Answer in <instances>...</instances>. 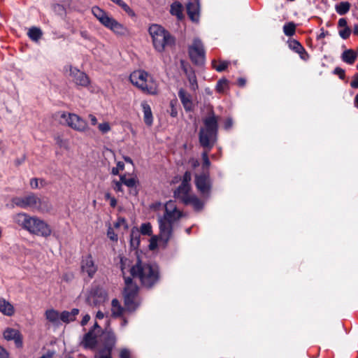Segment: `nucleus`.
Returning <instances> with one entry per match:
<instances>
[{
    "label": "nucleus",
    "instance_id": "f257e3e1",
    "mask_svg": "<svg viewBox=\"0 0 358 358\" xmlns=\"http://www.w3.org/2000/svg\"><path fill=\"white\" fill-rule=\"evenodd\" d=\"M120 268L124 276L125 288L124 299L125 308L128 311H134L138 306L137 299L138 287L132 282L130 274L133 278H138L141 284L150 287L157 283L159 279L158 266L155 264L143 262L138 257L133 262L130 259L121 257Z\"/></svg>",
    "mask_w": 358,
    "mask_h": 358
},
{
    "label": "nucleus",
    "instance_id": "f03ea898",
    "mask_svg": "<svg viewBox=\"0 0 358 358\" xmlns=\"http://www.w3.org/2000/svg\"><path fill=\"white\" fill-rule=\"evenodd\" d=\"M164 215L158 217L159 234L150 238L149 248L153 250L157 248L158 242L165 247L171 237L174 224L182 217V213L177 208L175 201H169L164 205Z\"/></svg>",
    "mask_w": 358,
    "mask_h": 358
},
{
    "label": "nucleus",
    "instance_id": "7ed1b4c3",
    "mask_svg": "<svg viewBox=\"0 0 358 358\" xmlns=\"http://www.w3.org/2000/svg\"><path fill=\"white\" fill-rule=\"evenodd\" d=\"M217 117L213 112H210L203 120L204 127L201 128L199 132V142L204 148L207 149L202 153L203 165L206 168L210 165L208 152L217 140Z\"/></svg>",
    "mask_w": 358,
    "mask_h": 358
},
{
    "label": "nucleus",
    "instance_id": "20e7f679",
    "mask_svg": "<svg viewBox=\"0 0 358 358\" xmlns=\"http://www.w3.org/2000/svg\"><path fill=\"white\" fill-rule=\"evenodd\" d=\"M13 220L18 227L31 234L44 238L52 234L50 226L37 216H31L26 213H19L13 215Z\"/></svg>",
    "mask_w": 358,
    "mask_h": 358
},
{
    "label": "nucleus",
    "instance_id": "39448f33",
    "mask_svg": "<svg viewBox=\"0 0 358 358\" xmlns=\"http://www.w3.org/2000/svg\"><path fill=\"white\" fill-rule=\"evenodd\" d=\"M92 13L103 26L110 29L115 34L120 36L129 35V29L124 24L117 22L99 6H93Z\"/></svg>",
    "mask_w": 358,
    "mask_h": 358
},
{
    "label": "nucleus",
    "instance_id": "423d86ee",
    "mask_svg": "<svg viewBox=\"0 0 358 358\" xmlns=\"http://www.w3.org/2000/svg\"><path fill=\"white\" fill-rule=\"evenodd\" d=\"M155 49L162 52L166 47L172 46L175 43L174 37L163 27L153 24L148 29Z\"/></svg>",
    "mask_w": 358,
    "mask_h": 358
},
{
    "label": "nucleus",
    "instance_id": "0eeeda50",
    "mask_svg": "<svg viewBox=\"0 0 358 358\" xmlns=\"http://www.w3.org/2000/svg\"><path fill=\"white\" fill-rule=\"evenodd\" d=\"M129 80L131 83L143 92L149 94H156L158 85L154 78L143 70H137L132 72Z\"/></svg>",
    "mask_w": 358,
    "mask_h": 358
},
{
    "label": "nucleus",
    "instance_id": "6e6552de",
    "mask_svg": "<svg viewBox=\"0 0 358 358\" xmlns=\"http://www.w3.org/2000/svg\"><path fill=\"white\" fill-rule=\"evenodd\" d=\"M12 203L14 206L23 209H31L43 212L47 210L45 201L36 194L30 193L23 196L13 198Z\"/></svg>",
    "mask_w": 358,
    "mask_h": 358
},
{
    "label": "nucleus",
    "instance_id": "1a4fd4ad",
    "mask_svg": "<svg viewBox=\"0 0 358 358\" xmlns=\"http://www.w3.org/2000/svg\"><path fill=\"white\" fill-rule=\"evenodd\" d=\"M190 190V186L180 185L174 192V196L185 204L192 205L196 210H199L202 208L203 203L195 195L191 194Z\"/></svg>",
    "mask_w": 358,
    "mask_h": 358
},
{
    "label": "nucleus",
    "instance_id": "9d476101",
    "mask_svg": "<svg viewBox=\"0 0 358 358\" xmlns=\"http://www.w3.org/2000/svg\"><path fill=\"white\" fill-rule=\"evenodd\" d=\"M60 117L62 121L77 131L85 132L88 129L87 122L75 113H63Z\"/></svg>",
    "mask_w": 358,
    "mask_h": 358
},
{
    "label": "nucleus",
    "instance_id": "9b49d317",
    "mask_svg": "<svg viewBox=\"0 0 358 358\" xmlns=\"http://www.w3.org/2000/svg\"><path fill=\"white\" fill-rule=\"evenodd\" d=\"M189 55L193 62L202 64L205 60V52L203 44L199 38H195L189 47Z\"/></svg>",
    "mask_w": 358,
    "mask_h": 358
},
{
    "label": "nucleus",
    "instance_id": "f8f14e48",
    "mask_svg": "<svg viewBox=\"0 0 358 358\" xmlns=\"http://www.w3.org/2000/svg\"><path fill=\"white\" fill-rule=\"evenodd\" d=\"M3 337L8 341H13L17 348H22L23 345L22 336L20 331L7 327L3 332Z\"/></svg>",
    "mask_w": 358,
    "mask_h": 358
},
{
    "label": "nucleus",
    "instance_id": "ddd939ff",
    "mask_svg": "<svg viewBox=\"0 0 358 358\" xmlns=\"http://www.w3.org/2000/svg\"><path fill=\"white\" fill-rule=\"evenodd\" d=\"M195 184L202 195H208L210 189V182L208 176L206 173L196 175L195 177Z\"/></svg>",
    "mask_w": 358,
    "mask_h": 358
},
{
    "label": "nucleus",
    "instance_id": "4468645a",
    "mask_svg": "<svg viewBox=\"0 0 358 358\" xmlns=\"http://www.w3.org/2000/svg\"><path fill=\"white\" fill-rule=\"evenodd\" d=\"M69 74L72 77L74 83L83 87H86L90 83L89 78L83 71H80L76 67H69Z\"/></svg>",
    "mask_w": 358,
    "mask_h": 358
},
{
    "label": "nucleus",
    "instance_id": "2eb2a0df",
    "mask_svg": "<svg viewBox=\"0 0 358 358\" xmlns=\"http://www.w3.org/2000/svg\"><path fill=\"white\" fill-rule=\"evenodd\" d=\"M188 16L193 22H198L199 18V3L198 0H189L187 3Z\"/></svg>",
    "mask_w": 358,
    "mask_h": 358
},
{
    "label": "nucleus",
    "instance_id": "dca6fc26",
    "mask_svg": "<svg viewBox=\"0 0 358 358\" xmlns=\"http://www.w3.org/2000/svg\"><path fill=\"white\" fill-rule=\"evenodd\" d=\"M82 271L87 273L92 278L96 273L97 268L95 266L91 255H87L83 258L81 264Z\"/></svg>",
    "mask_w": 358,
    "mask_h": 358
},
{
    "label": "nucleus",
    "instance_id": "f3484780",
    "mask_svg": "<svg viewBox=\"0 0 358 358\" xmlns=\"http://www.w3.org/2000/svg\"><path fill=\"white\" fill-rule=\"evenodd\" d=\"M102 338L103 341L104 348L108 351H112L116 342V338L113 332L107 331L103 333Z\"/></svg>",
    "mask_w": 358,
    "mask_h": 358
},
{
    "label": "nucleus",
    "instance_id": "a211bd4d",
    "mask_svg": "<svg viewBox=\"0 0 358 358\" xmlns=\"http://www.w3.org/2000/svg\"><path fill=\"white\" fill-rule=\"evenodd\" d=\"M96 343V333H93V331H90L83 337L80 345L85 348L92 349L95 347Z\"/></svg>",
    "mask_w": 358,
    "mask_h": 358
},
{
    "label": "nucleus",
    "instance_id": "6ab92c4d",
    "mask_svg": "<svg viewBox=\"0 0 358 358\" xmlns=\"http://www.w3.org/2000/svg\"><path fill=\"white\" fill-rule=\"evenodd\" d=\"M141 105L143 112L144 122L146 125L150 127L153 123V116L151 108L150 105L145 101H143Z\"/></svg>",
    "mask_w": 358,
    "mask_h": 358
},
{
    "label": "nucleus",
    "instance_id": "aec40b11",
    "mask_svg": "<svg viewBox=\"0 0 358 358\" xmlns=\"http://www.w3.org/2000/svg\"><path fill=\"white\" fill-rule=\"evenodd\" d=\"M178 96L186 110H191L192 108V101L191 96L185 90L180 89L178 92Z\"/></svg>",
    "mask_w": 358,
    "mask_h": 358
},
{
    "label": "nucleus",
    "instance_id": "412c9836",
    "mask_svg": "<svg viewBox=\"0 0 358 358\" xmlns=\"http://www.w3.org/2000/svg\"><path fill=\"white\" fill-rule=\"evenodd\" d=\"M0 312L6 316H12L15 313L13 306L4 299H0Z\"/></svg>",
    "mask_w": 358,
    "mask_h": 358
},
{
    "label": "nucleus",
    "instance_id": "4be33fe9",
    "mask_svg": "<svg viewBox=\"0 0 358 358\" xmlns=\"http://www.w3.org/2000/svg\"><path fill=\"white\" fill-rule=\"evenodd\" d=\"M78 313L79 310L78 308H73L71 311H63L60 313V319L62 322L69 323L74 321Z\"/></svg>",
    "mask_w": 358,
    "mask_h": 358
},
{
    "label": "nucleus",
    "instance_id": "5701e85b",
    "mask_svg": "<svg viewBox=\"0 0 358 358\" xmlns=\"http://www.w3.org/2000/svg\"><path fill=\"white\" fill-rule=\"evenodd\" d=\"M45 318L50 322L55 324H58L59 323L60 319V313L55 310V309H49L45 311Z\"/></svg>",
    "mask_w": 358,
    "mask_h": 358
},
{
    "label": "nucleus",
    "instance_id": "b1692460",
    "mask_svg": "<svg viewBox=\"0 0 358 358\" xmlns=\"http://www.w3.org/2000/svg\"><path fill=\"white\" fill-rule=\"evenodd\" d=\"M140 231L136 227L131 229L130 234V245L134 249H136L140 244Z\"/></svg>",
    "mask_w": 358,
    "mask_h": 358
},
{
    "label": "nucleus",
    "instance_id": "393cba45",
    "mask_svg": "<svg viewBox=\"0 0 358 358\" xmlns=\"http://www.w3.org/2000/svg\"><path fill=\"white\" fill-rule=\"evenodd\" d=\"M120 179L124 185L131 189V191L134 190L133 193L136 194L137 192L136 187L138 183V180L136 178H127L126 175H122L120 176Z\"/></svg>",
    "mask_w": 358,
    "mask_h": 358
},
{
    "label": "nucleus",
    "instance_id": "a878e982",
    "mask_svg": "<svg viewBox=\"0 0 358 358\" xmlns=\"http://www.w3.org/2000/svg\"><path fill=\"white\" fill-rule=\"evenodd\" d=\"M289 48L300 55L301 59H304L303 55H306V50L299 42L296 40H290L288 41Z\"/></svg>",
    "mask_w": 358,
    "mask_h": 358
},
{
    "label": "nucleus",
    "instance_id": "bb28decb",
    "mask_svg": "<svg viewBox=\"0 0 358 358\" xmlns=\"http://www.w3.org/2000/svg\"><path fill=\"white\" fill-rule=\"evenodd\" d=\"M357 57V52H355L351 49H349V50H345L343 52L341 58H342L343 61L345 62V63L349 64H352L355 62Z\"/></svg>",
    "mask_w": 358,
    "mask_h": 358
},
{
    "label": "nucleus",
    "instance_id": "cd10ccee",
    "mask_svg": "<svg viewBox=\"0 0 358 358\" xmlns=\"http://www.w3.org/2000/svg\"><path fill=\"white\" fill-rule=\"evenodd\" d=\"M111 312L114 317L121 316L124 309L121 306L120 302L117 299H113L111 302Z\"/></svg>",
    "mask_w": 358,
    "mask_h": 358
},
{
    "label": "nucleus",
    "instance_id": "c85d7f7f",
    "mask_svg": "<svg viewBox=\"0 0 358 358\" xmlns=\"http://www.w3.org/2000/svg\"><path fill=\"white\" fill-rule=\"evenodd\" d=\"M27 34L32 41H38L42 36V31L38 27H33L29 29Z\"/></svg>",
    "mask_w": 358,
    "mask_h": 358
},
{
    "label": "nucleus",
    "instance_id": "c756f323",
    "mask_svg": "<svg viewBox=\"0 0 358 358\" xmlns=\"http://www.w3.org/2000/svg\"><path fill=\"white\" fill-rule=\"evenodd\" d=\"M350 8V4L347 1H342L336 6V10L339 15H345Z\"/></svg>",
    "mask_w": 358,
    "mask_h": 358
},
{
    "label": "nucleus",
    "instance_id": "7c9ffc66",
    "mask_svg": "<svg viewBox=\"0 0 358 358\" xmlns=\"http://www.w3.org/2000/svg\"><path fill=\"white\" fill-rule=\"evenodd\" d=\"M171 13L176 15L178 19L182 18V6L178 3H173L171 6Z\"/></svg>",
    "mask_w": 358,
    "mask_h": 358
},
{
    "label": "nucleus",
    "instance_id": "2f4dec72",
    "mask_svg": "<svg viewBox=\"0 0 358 358\" xmlns=\"http://www.w3.org/2000/svg\"><path fill=\"white\" fill-rule=\"evenodd\" d=\"M296 25L294 22H289L284 25L283 31L287 36H292L295 34Z\"/></svg>",
    "mask_w": 358,
    "mask_h": 358
},
{
    "label": "nucleus",
    "instance_id": "473e14b6",
    "mask_svg": "<svg viewBox=\"0 0 358 358\" xmlns=\"http://www.w3.org/2000/svg\"><path fill=\"white\" fill-rule=\"evenodd\" d=\"M140 234L143 235L151 236L152 234V226L150 223L145 222L143 223L140 227Z\"/></svg>",
    "mask_w": 358,
    "mask_h": 358
},
{
    "label": "nucleus",
    "instance_id": "72a5a7b5",
    "mask_svg": "<svg viewBox=\"0 0 358 358\" xmlns=\"http://www.w3.org/2000/svg\"><path fill=\"white\" fill-rule=\"evenodd\" d=\"M212 64H213V68L219 72H221V71H224V69H226V68L228 66V62H225V61L220 62L218 65L216 64L215 61H213Z\"/></svg>",
    "mask_w": 358,
    "mask_h": 358
},
{
    "label": "nucleus",
    "instance_id": "f704fd0d",
    "mask_svg": "<svg viewBox=\"0 0 358 358\" xmlns=\"http://www.w3.org/2000/svg\"><path fill=\"white\" fill-rule=\"evenodd\" d=\"M188 80L190 85V87L193 90H196L198 87L196 76L194 73L188 75Z\"/></svg>",
    "mask_w": 358,
    "mask_h": 358
},
{
    "label": "nucleus",
    "instance_id": "c9c22d12",
    "mask_svg": "<svg viewBox=\"0 0 358 358\" xmlns=\"http://www.w3.org/2000/svg\"><path fill=\"white\" fill-rule=\"evenodd\" d=\"M338 33H339V36L343 39H347L351 34V29L348 27H344V28L341 29L339 30Z\"/></svg>",
    "mask_w": 358,
    "mask_h": 358
},
{
    "label": "nucleus",
    "instance_id": "e433bc0d",
    "mask_svg": "<svg viewBox=\"0 0 358 358\" xmlns=\"http://www.w3.org/2000/svg\"><path fill=\"white\" fill-rule=\"evenodd\" d=\"M112 351H108L106 350H101L95 356V358H112Z\"/></svg>",
    "mask_w": 358,
    "mask_h": 358
},
{
    "label": "nucleus",
    "instance_id": "4c0bfd02",
    "mask_svg": "<svg viewBox=\"0 0 358 358\" xmlns=\"http://www.w3.org/2000/svg\"><path fill=\"white\" fill-rule=\"evenodd\" d=\"M98 128L102 134L108 133L111 129L108 122H103L99 124Z\"/></svg>",
    "mask_w": 358,
    "mask_h": 358
},
{
    "label": "nucleus",
    "instance_id": "58836bf2",
    "mask_svg": "<svg viewBox=\"0 0 358 358\" xmlns=\"http://www.w3.org/2000/svg\"><path fill=\"white\" fill-rule=\"evenodd\" d=\"M114 227L115 229L123 227L124 229H127L128 226L126 220L124 218H119L117 221L114 224Z\"/></svg>",
    "mask_w": 358,
    "mask_h": 358
},
{
    "label": "nucleus",
    "instance_id": "ea45409f",
    "mask_svg": "<svg viewBox=\"0 0 358 358\" xmlns=\"http://www.w3.org/2000/svg\"><path fill=\"white\" fill-rule=\"evenodd\" d=\"M227 86V80H220L217 84L216 88L217 92H223L225 88Z\"/></svg>",
    "mask_w": 358,
    "mask_h": 358
},
{
    "label": "nucleus",
    "instance_id": "a19ab883",
    "mask_svg": "<svg viewBox=\"0 0 358 358\" xmlns=\"http://www.w3.org/2000/svg\"><path fill=\"white\" fill-rule=\"evenodd\" d=\"M124 163H123V162H118L117 163V166H116V167H113V168L112 169L111 173H112V174H113V175H118V174H119V172H120V171H122V170L124 169Z\"/></svg>",
    "mask_w": 358,
    "mask_h": 358
},
{
    "label": "nucleus",
    "instance_id": "79ce46f5",
    "mask_svg": "<svg viewBox=\"0 0 358 358\" xmlns=\"http://www.w3.org/2000/svg\"><path fill=\"white\" fill-rule=\"evenodd\" d=\"M192 176L190 172L186 171L183 176V179L180 185H185V186H190L189 182L191 180Z\"/></svg>",
    "mask_w": 358,
    "mask_h": 358
},
{
    "label": "nucleus",
    "instance_id": "37998d69",
    "mask_svg": "<svg viewBox=\"0 0 358 358\" xmlns=\"http://www.w3.org/2000/svg\"><path fill=\"white\" fill-rule=\"evenodd\" d=\"M107 236L108 237L113 241H117V235L115 234L114 229L112 227H109L107 231Z\"/></svg>",
    "mask_w": 358,
    "mask_h": 358
},
{
    "label": "nucleus",
    "instance_id": "c03bdc74",
    "mask_svg": "<svg viewBox=\"0 0 358 358\" xmlns=\"http://www.w3.org/2000/svg\"><path fill=\"white\" fill-rule=\"evenodd\" d=\"M123 182H122L121 179L120 178V180L117 181V180H114L113 182V189L114 190H115L116 192H122V186Z\"/></svg>",
    "mask_w": 358,
    "mask_h": 358
},
{
    "label": "nucleus",
    "instance_id": "a18cd8bd",
    "mask_svg": "<svg viewBox=\"0 0 358 358\" xmlns=\"http://www.w3.org/2000/svg\"><path fill=\"white\" fill-rule=\"evenodd\" d=\"M120 358H130V351L127 348H123L120 352Z\"/></svg>",
    "mask_w": 358,
    "mask_h": 358
},
{
    "label": "nucleus",
    "instance_id": "49530a36",
    "mask_svg": "<svg viewBox=\"0 0 358 358\" xmlns=\"http://www.w3.org/2000/svg\"><path fill=\"white\" fill-rule=\"evenodd\" d=\"M56 143L60 147L67 148V142L62 139L61 137L57 136L55 138Z\"/></svg>",
    "mask_w": 358,
    "mask_h": 358
},
{
    "label": "nucleus",
    "instance_id": "de8ad7c7",
    "mask_svg": "<svg viewBox=\"0 0 358 358\" xmlns=\"http://www.w3.org/2000/svg\"><path fill=\"white\" fill-rule=\"evenodd\" d=\"M0 358H9L8 352L0 345Z\"/></svg>",
    "mask_w": 358,
    "mask_h": 358
},
{
    "label": "nucleus",
    "instance_id": "09e8293b",
    "mask_svg": "<svg viewBox=\"0 0 358 358\" xmlns=\"http://www.w3.org/2000/svg\"><path fill=\"white\" fill-rule=\"evenodd\" d=\"M233 125V121H232V119L230 118V117H228L225 122H224V127L225 129H229L231 128Z\"/></svg>",
    "mask_w": 358,
    "mask_h": 358
},
{
    "label": "nucleus",
    "instance_id": "8fccbe9b",
    "mask_svg": "<svg viewBox=\"0 0 358 358\" xmlns=\"http://www.w3.org/2000/svg\"><path fill=\"white\" fill-rule=\"evenodd\" d=\"M30 186L32 189H36L39 187L38 185V179L37 178H32L30 180Z\"/></svg>",
    "mask_w": 358,
    "mask_h": 358
},
{
    "label": "nucleus",
    "instance_id": "3c124183",
    "mask_svg": "<svg viewBox=\"0 0 358 358\" xmlns=\"http://www.w3.org/2000/svg\"><path fill=\"white\" fill-rule=\"evenodd\" d=\"M124 10L131 17H134L136 15L134 11L128 5Z\"/></svg>",
    "mask_w": 358,
    "mask_h": 358
},
{
    "label": "nucleus",
    "instance_id": "603ef678",
    "mask_svg": "<svg viewBox=\"0 0 358 358\" xmlns=\"http://www.w3.org/2000/svg\"><path fill=\"white\" fill-rule=\"evenodd\" d=\"M90 320V316L88 314H86L85 315L83 316V317L81 320V322H80L81 325L82 326L86 325Z\"/></svg>",
    "mask_w": 358,
    "mask_h": 358
},
{
    "label": "nucleus",
    "instance_id": "864d4df0",
    "mask_svg": "<svg viewBox=\"0 0 358 358\" xmlns=\"http://www.w3.org/2000/svg\"><path fill=\"white\" fill-rule=\"evenodd\" d=\"M338 27L342 29L344 27H347V21L345 18H341L338 20Z\"/></svg>",
    "mask_w": 358,
    "mask_h": 358
},
{
    "label": "nucleus",
    "instance_id": "5fc2aeb1",
    "mask_svg": "<svg viewBox=\"0 0 358 358\" xmlns=\"http://www.w3.org/2000/svg\"><path fill=\"white\" fill-rule=\"evenodd\" d=\"M89 120L92 125H96L98 122L97 118L94 115H89Z\"/></svg>",
    "mask_w": 358,
    "mask_h": 358
},
{
    "label": "nucleus",
    "instance_id": "6e6d98bb",
    "mask_svg": "<svg viewBox=\"0 0 358 358\" xmlns=\"http://www.w3.org/2000/svg\"><path fill=\"white\" fill-rule=\"evenodd\" d=\"M350 85L353 88H358V75L355 77Z\"/></svg>",
    "mask_w": 358,
    "mask_h": 358
},
{
    "label": "nucleus",
    "instance_id": "4d7b16f0",
    "mask_svg": "<svg viewBox=\"0 0 358 358\" xmlns=\"http://www.w3.org/2000/svg\"><path fill=\"white\" fill-rule=\"evenodd\" d=\"M335 73L338 75H339L340 78H343V77L345 75V72L342 69H340V68H336L335 69Z\"/></svg>",
    "mask_w": 358,
    "mask_h": 358
},
{
    "label": "nucleus",
    "instance_id": "13d9d810",
    "mask_svg": "<svg viewBox=\"0 0 358 358\" xmlns=\"http://www.w3.org/2000/svg\"><path fill=\"white\" fill-rule=\"evenodd\" d=\"M321 32L317 36V39H321L324 38L327 35H328V32L324 31L323 29H321Z\"/></svg>",
    "mask_w": 358,
    "mask_h": 358
},
{
    "label": "nucleus",
    "instance_id": "bf43d9fd",
    "mask_svg": "<svg viewBox=\"0 0 358 358\" xmlns=\"http://www.w3.org/2000/svg\"><path fill=\"white\" fill-rule=\"evenodd\" d=\"M245 82H246V81H245V80L244 78H238V81H237L238 85L239 86H241V87L244 86V85H245Z\"/></svg>",
    "mask_w": 358,
    "mask_h": 358
},
{
    "label": "nucleus",
    "instance_id": "052dcab7",
    "mask_svg": "<svg viewBox=\"0 0 358 358\" xmlns=\"http://www.w3.org/2000/svg\"><path fill=\"white\" fill-rule=\"evenodd\" d=\"M191 165L193 166V167H196L197 166H199V162L198 160L196 159H192L190 161H189Z\"/></svg>",
    "mask_w": 358,
    "mask_h": 358
},
{
    "label": "nucleus",
    "instance_id": "680f3d73",
    "mask_svg": "<svg viewBox=\"0 0 358 358\" xmlns=\"http://www.w3.org/2000/svg\"><path fill=\"white\" fill-rule=\"evenodd\" d=\"M104 317V314L101 311H98L96 315V318L99 320H101Z\"/></svg>",
    "mask_w": 358,
    "mask_h": 358
},
{
    "label": "nucleus",
    "instance_id": "e2e57ef3",
    "mask_svg": "<svg viewBox=\"0 0 358 358\" xmlns=\"http://www.w3.org/2000/svg\"><path fill=\"white\" fill-rule=\"evenodd\" d=\"M110 201V205L112 206V207H115L117 204V201L116 199H115V197H112L110 198V199L109 200Z\"/></svg>",
    "mask_w": 358,
    "mask_h": 358
},
{
    "label": "nucleus",
    "instance_id": "0e129e2a",
    "mask_svg": "<svg viewBox=\"0 0 358 358\" xmlns=\"http://www.w3.org/2000/svg\"><path fill=\"white\" fill-rule=\"evenodd\" d=\"M352 31L355 35L358 36V24H355Z\"/></svg>",
    "mask_w": 358,
    "mask_h": 358
},
{
    "label": "nucleus",
    "instance_id": "69168bd1",
    "mask_svg": "<svg viewBox=\"0 0 358 358\" xmlns=\"http://www.w3.org/2000/svg\"><path fill=\"white\" fill-rule=\"evenodd\" d=\"M52 353H50V352H48L47 354H45V355H43V356H41V357H39V358H51V357H52Z\"/></svg>",
    "mask_w": 358,
    "mask_h": 358
},
{
    "label": "nucleus",
    "instance_id": "338daca9",
    "mask_svg": "<svg viewBox=\"0 0 358 358\" xmlns=\"http://www.w3.org/2000/svg\"><path fill=\"white\" fill-rule=\"evenodd\" d=\"M99 326L98 325L97 322H95V324H94V327L93 329L91 330V331H93V333H95V331H96L97 329H99Z\"/></svg>",
    "mask_w": 358,
    "mask_h": 358
},
{
    "label": "nucleus",
    "instance_id": "774afa93",
    "mask_svg": "<svg viewBox=\"0 0 358 358\" xmlns=\"http://www.w3.org/2000/svg\"><path fill=\"white\" fill-rule=\"evenodd\" d=\"M124 159L126 162L129 163V164H133V161H132V159L130 157H126Z\"/></svg>",
    "mask_w": 358,
    "mask_h": 358
}]
</instances>
